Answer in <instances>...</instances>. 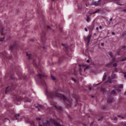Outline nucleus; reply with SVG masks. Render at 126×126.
<instances>
[{
  "mask_svg": "<svg viewBox=\"0 0 126 126\" xmlns=\"http://www.w3.org/2000/svg\"><path fill=\"white\" fill-rule=\"evenodd\" d=\"M49 96L52 98L56 97H60L61 99H63L65 103L69 107H70L71 105L72 101L70 99H67L64 95L58 93L57 91L50 93L49 94Z\"/></svg>",
  "mask_w": 126,
  "mask_h": 126,
  "instance_id": "f257e3e1",
  "label": "nucleus"
},
{
  "mask_svg": "<svg viewBox=\"0 0 126 126\" xmlns=\"http://www.w3.org/2000/svg\"><path fill=\"white\" fill-rule=\"evenodd\" d=\"M50 121L52 124H53L55 126H64L63 125L61 126L59 123L55 122L54 120L52 118L50 119Z\"/></svg>",
  "mask_w": 126,
  "mask_h": 126,
  "instance_id": "f03ea898",
  "label": "nucleus"
},
{
  "mask_svg": "<svg viewBox=\"0 0 126 126\" xmlns=\"http://www.w3.org/2000/svg\"><path fill=\"white\" fill-rule=\"evenodd\" d=\"M100 1H98L97 2H95L92 3V5L95 6H97L99 5L100 4Z\"/></svg>",
  "mask_w": 126,
  "mask_h": 126,
  "instance_id": "7ed1b4c3",
  "label": "nucleus"
},
{
  "mask_svg": "<svg viewBox=\"0 0 126 126\" xmlns=\"http://www.w3.org/2000/svg\"><path fill=\"white\" fill-rule=\"evenodd\" d=\"M44 126H47V125L50 126L51 125L50 123L47 120L46 123H44L43 124Z\"/></svg>",
  "mask_w": 126,
  "mask_h": 126,
  "instance_id": "20e7f679",
  "label": "nucleus"
},
{
  "mask_svg": "<svg viewBox=\"0 0 126 126\" xmlns=\"http://www.w3.org/2000/svg\"><path fill=\"white\" fill-rule=\"evenodd\" d=\"M125 47V46H124V47H123V48H122L121 49H119L117 52L118 53V55H119L121 54L122 53H121V51H122L124 49V47Z\"/></svg>",
  "mask_w": 126,
  "mask_h": 126,
  "instance_id": "39448f33",
  "label": "nucleus"
},
{
  "mask_svg": "<svg viewBox=\"0 0 126 126\" xmlns=\"http://www.w3.org/2000/svg\"><path fill=\"white\" fill-rule=\"evenodd\" d=\"M106 83H111V80L110 77H108L106 81Z\"/></svg>",
  "mask_w": 126,
  "mask_h": 126,
  "instance_id": "423d86ee",
  "label": "nucleus"
},
{
  "mask_svg": "<svg viewBox=\"0 0 126 126\" xmlns=\"http://www.w3.org/2000/svg\"><path fill=\"white\" fill-rule=\"evenodd\" d=\"M111 77L112 79H114L115 78L117 79V77L116 76L115 74L113 73L111 74Z\"/></svg>",
  "mask_w": 126,
  "mask_h": 126,
  "instance_id": "0eeeda50",
  "label": "nucleus"
},
{
  "mask_svg": "<svg viewBox=\"0 0 126 126\" xmlns=\"http://www.w3.org/2000/svg\"><path fill=\"white\" fill-rule=\"evenodd\" d=\"M62 46L65 47V49L66 50H67L68 48V46L66 44H62Z\"/></svg>",
  "mask_w": 126,
  "mask_h": 126,
  "instance_id": "6e6552de",
  "label": "nucleus"
},
{
  "mask_svg": "<svg viewBox=\"0 0 126 126\" xmlns=\"http://www.w3.org/2000/svg\"><path fill=\"white\" fill-rule=\"evenodd\" d=\"M91 38V36H88L87 38V40H88V43L87 44L88 45L89 44L90 40Z\"/></svg>",
  "mask_w": 126,
  "mask_h": 126,
  "instance_id": "1a4fd4ad",
  "label": "nucleus"
},
{
  "mask_svg": "<svg viewBox=\"0 0 126 126\" xmlns=\"http://www.w3.org/2000/svg\"><path fill=\"white\" fill-rule=\"evenodd\" d=\"M106 76V73H104V75L103 76V81H104L105 80Z\"/></svg>",
  "mask_w": 126,
  "mask_h": 126,
  "instance_id": "9d476101",
  "label": "nucleus"
},
{
  "mask_svg": "<svg viewBox=\"0 0 126 126\" xmlns=\"http://www.w3.org/2000/svg\"><path fill=\"white\" fill-rule=\"evenodd\" d=\"M55 108L58 110H62V108L60 106H58L55 105Z\"/></svg>",
  "mask_w": 126,
  "mask_h": 126,
  "instance_id": "9b49d317",
  "label": "nucleus"
},
{
  "mask_svg": "<svg viewBox=\"0 0 126 126\" xmlns=\"http://www.w3.org/2000/svg\"><path fill=\"white\" fill-rule=\"evenodd\" d=\"M19 114L15 115V117L16 118V119H13V120H14L18 119V117H19Z\"/></svg>",
  "mask_w": 126,
  "mask_h": 126,
  "instance_id": "f8f14e48",
  "label": "nucleus"
},
{
  "mask_svg": "<svg viewBox=\"0 0 126 126\" xmlns=\"http://www.w3.org/2000/svg\"><path fill=\"white\" fill-rule=\"evenodd\" d=\"M100 91L103 92V93H104V92L105 91V88H101Z\"/></svg>",
  "mask_w": 126,
  "mask_h": 126,
  "instance_id": "ddd939ff",
  "label": "nucleus"
},
{
  "mask_svg": "<svg viewBox=\"0 0 126 126\" xmlns=\"http://www.w3.org/2000/svg\"><path fill=\"white\" fill-rule=\"evenodd\" d=\"M5 37H3L2 38H1L0 39V42H2L5 39Z\"/></svg>",
  "mask_w": 126,
  "mask_h": 126,
  "instance_id": "4468645a",
  "label": "nucleus"
},
{
  "mask_svg": "<svg viewBox=\"0 0 126 126\" xmlns=\"http://www.w3.org/2000/svg\"><path fill=\"white\" fill-rule=\"evenodd\" d=\"M41 75L40 74H38L37 75V77H38V78L40 79H41L42 78L41 76Z\"/></svg>",
  "mask_w": 126,
  "mask_h": 126,
  "instance_id": "2eb2a0df",
  "label": "nucleus"
},
{
  "mask_svg": "<svg viewBox=\"0 0 126 126\" xmlns=\"http://www.w3.org/2000/svg\"><path fill=\"white\" fill-rule=\"evenodd\" d=\"M14 47L13 46H11L9 47V48L12 50L14 48Z\"/></svg>",
  "mask_w": 126,
  "mask_h": 126,
  "instance_id": "dca6fc26",
  "label": "nucleus"
},
{
  "mask_svg": "<svg viewBox=\"0 0 126 126\" xmlns=\"http://www.w3.org/2000/svg\"><path fill=\"white\" fill-rule=\"evenodd\" d=\"M111 94H114L115 93V90H112L111 92Z\"/></svg>",
  "mask_w": 126,
  "mask_h": 126,
  "instance_id": "f3484780",
  "label": "nucleus"
},
{
  "mask_svg": "<svg viewBox=\"0 0 126 126\" xmlns=\"http://www.w3.org/2000/svg\"><path fill=\"white\" fill-rule=\"evenodd\" d=\"M51 79L53 80H55V77L52 75L51 76Z\"/></svg>",
  "mask_w": 126,
  "mask_h": 126,
  "instance_id": "a211bd4d",
  "label": "nucleus"
},
{
  "mask_svg": "<svg viewBox=\"0 0 126 126\" xmlns=\"http://www.w3.org/2000/svg\"><path fill=\"white\" fill-rule=\"evenodd\" d=\"M35 66L36 67H37V68H39V70L40 71H41H41H42V68H41V69H40L39 68V67H38V66H37V65H35Z\"/></svg>",
  "mask_w": 126,
  "mask_h": 126,
  "instance_id": "6ab92c4d",
  "label": "nucleus"
},
{
  "mask_svg": "<svg viewBox=\"0 0 126 126\" xmlns=\"http://www.w3.org/2000/svg\"><path fill=\"white\" fill-rule=\"evenodd\" d=\"M41 39L42 41L44 40L45 39V37L44 36L43 37H41Z\"/></svg>",
  "mask_w": 126,
  "mask_h": 126,
  "instance_id": "aec40b11",
  "label": "nucleus"
},
{
  "mask_svg": "<svg viewBox=\"0 0 126 126\" xmlns=\"http://www.w3.org/2000/svg\"><path fill=\"white\" fill-rule=\"evenodd\" d=\"M99 10H96L95 12H93L92 13V14H95V13H97V12H99Z\"/></svg>",
  "mask_w": 126,
  "mask_h": 126,
  "instance_id": "412c9836",
  "label": "nucleus"
},
{
  "mask_svg": "<svg viewBox=\"0 0 126 126\" xmlns=\"http://www.w3.org/2000/svg\"><path fill=\"white\" fill-rule=\"evenodd\" d=\"M36 119L37 120H40L41 119V118H40L37 117L36 118Z\"/></svg>",
  "mask_w": 126,
  "mask_h": 126,
  "instance_id": "4be33fe9",
  "label": "nucleus"
},
{
  "mask_svg": "<svg viewBox=\"0 0 126 126\" xmlns=\"http://www.w3.org/2000/svg\"><path fill=\"white\" fill-rule=\"evenodd\" d=\"M41 82L42 84H44L45 83V82L44 80L42 79L41 80Z\"/></svg>",
  "mask_w": 126,
  "mask_h": 126,
  "instance_id": "5701e85b",
  "label": "nucleus"
},
{
  "mask_svg": "<svg viewBox=\"0 0 126 126\" xmlns=\"http://www.w3.org/2000/svg\"><path fill=\"white\" fill-rule=\"evenodd\" d=\"M126 60V57L124 58L121 60V61H124Z\"/></svg>",
  "mask_w": 126,
  "mask_h": 126,
  "instance_id": "b1692460",
  "label": "nucleus"
},
{
  "mask_svg": "<svg viewBox=\"0 0 126 126\" xmlns=\"http://www.w3.org/2000/svg\"><path fill=\"white\" fill-rule=\"evenodd\" d=\"M109 55H112V53L111 52H109L108 53Z\"/></svg>",
  "mask_w": 126,
  "mask_h": 126,
  "instance_id": "393cba45",
  "label": "nucleus"
},
{
  "mask_svg": "<svg viewBox=\"0 0 126 126\" xmlns=\"http://www.w3.org/2000/svg\"><path fill=\"white\" fill-rule=\"evenodd\" d=\"M87 22H89V17L88 16L87 17Z\"/></svg>",
  "mask_w": 126,
  "mask_h": 126,
  "instance_id": "a878e982",
  "label": "nucleus"
},
{
  "mask_svg": "<svg viewBox=\"0 0 126 126\" xmlns=\"http://www.w3.org/2000/svg\"><path fill=\"white\" fill-rule=\"evenodd\" d=\"M119 87L120 88H122L123 87V85L122 84H120L119 85Z\"/></svg>",
  "mask_w": 126,
  "mask_h": 126,
  "instance_id": "bb28decb",
  "label": "nucleus"
},
{
  "mask_svg": "<svg viewBox=\"0 0 126 126\" xmlns=\"http://www.w3.org/2000/svg\"><path fill=\"white\" fill-rule=\"evenodd\" d=\"M123 74H124V77L126 78V73H123Z\"/></svg>",
  "mask_w": 126,
  "mask_h": 126,
  "instance_id": "cd10ccee",
  "label": "nucleus"
},
{
  "mask_svg": "<svg viewBox=\"0 0 126 126\" xmlns=\"http://www.w3.org/2000/svg\"><path fill=\"white\" fill-rule=\"evenodd\" d=\"M117 66V65H116V63H115L113 64V66L115 67V66Z\"/></svg>",
  "mask_w": 126,
  "mask_h": 126,
  "instance_id": "c85d7f7f",
  "label": "nucleus"
},
{
  "mask_svg": "<svg viewBox=\"0 0 126 126\" xmlns=\"http://www.w3.org/2000/svg\"><path fill=\"white\" fill-rule=\"evenodd\" d=\"M31 101V100L30 99H29L27 100V102H30Z\"/></svg>",
  "mask_w": 126,
  "mask_h": 126,
  "instance_id": "c756f323",
  "label": "nucleus"
},
{
  "mask_svg": "<svg viewBox=\"0 0 126 126\" xmlns=\"http://www.w3.org/2000/svg\"><path fill=\"white\" fill-rule=\"evenodd\" d=\"M39 107H40L41 108H43V106L41 105H40L39 106Z\"/></svg>",
  "mask_w": 126,
  "mask_h": 126,
  "instance_id": "7c9ffc66",
  "label": "nucleus"
},
{
  "mask_svg": "<svg viewBox=\"0 0 126 126\" xmlns=\"http://www.w3.org/2000/svg\"><path fill=\"white\" fill-rule=\"evenodd\" d=\"M100 84V83L96 84H94L93 85V86H95L96 85H98V84Z\"/></svg>",
  "mask_w": 126,
  "mask_h": 126,
  "instance_id": "2f4dec72",
  "label": "nucleus"
},
{
  "mask_svg": "<svg viewBox=\"0 0 126 126\" xmlns=\"http://www.w3.org/2000/svg\"><path fill=\"white\" fill-rule=\"evenodd\" d=\"M88 66H87V67H85L84 69V71H85L86 69H87L88 68Z\"/></svg>",
  "mask_w": 126,
  "mask_h": 126,
  "instance_id": "473e14b6",
  "label": "nucleus"
},
{
  "mask_svg": "<svg viewBox=\"0 0 126 126\" xmlns=\"http://www.w3.org/2000/svg\"><path fill=\"white\" fill-rule=\"evenodd\" d=\"M47 28H48V29H49V30H50V27L49 26H47Z\"/></svg>",
  "mask_w": 126,
  "mask_h": 126,
  "instance_id": "72a5a7b5",
  "label": "nucleus"
},
{
  "mask_svg": "<svg viewBox=\"0 0 126 126\" xmlns=\"http://www.w3.org/2000/svg\"><path fill=\"white\" fill-rule=\"evenodd\" d=\"M86 62L88 63H89L90 62V60H87L86 61Z\"/></svg>",
  "mask_w": 126,
  "mask_h": 126,
  "instance_id": "f704fd0d",
  "label": "nucleus"
},
{
  "mask_svg": "<svg viewBox=\"0 0 126 126\" xmlns=\"http://www.w3.org/2000/svg\"><path fill=\"white\" fill-rule=\"evenodd\" d=\"M112 34L113 35H114L115 34V33L114 32H112Z\"/></svg>",
  "mask_w": 126,
  "mask_h": 126,
  "instance_id": "c9c22d12",
  "label": "nucleus"
},
{
  "mask_svg": "<svg viewBox=\"0 0 126 126\" xmlns=\"http://www.w3.org/2000/svg\"><path fill=\"white\" fill-rule=\"evenodd\" d=\"M117 120V118L116 117H115L114 118V120Z\"/></svg>",
  "mask_w": 126,
  "mask_h": 126,
  "instance_id": "e433bc0d",
  "label": "nucleus"
},
{
  "mask_svg": "<svg viewBox=\"0 0 126 126\" xmlns=\"http://www.w3.org/2000/svg\"><path fill=\"white\" fill-rule=\"evenodd\" d=\"M85 30L86 32L88 31V30L86 28H85Z\"/></svg>",
  "mask_w": 126,
  "mask_h": 126,
  "instance_id": "4c0bfd02",
  "label": "nucleus"
},
{
  "mask_svg": "<svg viewBox=\"0 0 126 126\" xmlns=\"http://www.w3.org/2000/svg\"><path fill=\"white\" fill-rule=\"evenodd\" d=\"M101 45L102 46H103L104 45V43H101Z\"/></svg>",
  "mask_w": 126,
  "mask_h": 126,
  "instance_id": "58836bf2",
  "label": "nucleus"
},
{
  "mask_svg": "<svg viewBox=\"0 0 126 126\" xmlns=\"http://www.w3.org/2000/svg\"><path fill=\"white\" fill-rule=\"evenodd\" d=\"M72 79H73V80L75 82H76V81H75V79H74L73 78H72Z\"/></svg>",
  "mask_w": 126,
  "mask_h": 126,
  "instance_id": "ea45409f",
  "label": "nucleus"
},
{
  "mask_svg": "<svg viewBox=\"0 0 126 126\" xmlns=\"http://www.w3.org/2000/svg\"><path fill=\"white\" fill-rule=\"evenodd\" d=\"M82 66H83V67H84V66H86V65H84V64H82Z\"/></svg>",
  "mask_w": 126,
  "mask_h": 126,
  "instance_id": "a19ab883",
  "label": "nucleus"
},
{
  "mask_svg": "<svg viewBox=\"0 0 126 126\" xmlns=\"http://www.w3.org/2000/svg\"><path fill=\"white\" fill-rule=\"evenodd\" d=\"M42 48H43V49H44V50H45L46 48L45 47H43Z\"/></svg>",
  "mask_w": 126,
  "mask_h": 126,
  "instance_id": "79ce46f5",
  "label": "nucleus"
},
{
  "mask_svg": "<svg viewBox=\"0 0 126 126\" xmlns=\"http://www.w3.org/2000/svg\"><path fill=\"white\" fill-rule=\"evenodd\" d=\"M26 53H27V55H32L31 54H28L27 52H26Z\"/></svg>",
  "mask_w": 126,
  "mask_h": 126,
  "instance_id": "37998d69",
  "label": "nucleus"
},
{
  "mask_svg": "<svg viewBox=\"0 0 126 126\" xmlns=\"http://www.w3.org/2000/svg\"><path fill=\"white\" fill-rule=\"evenodd\" d=\"M31 57V56H30V55L29 56V57H28V58H29V59H30V58Z\"/></svg>",
  "mask_w": 126,
  "mask_h": 126,
  "instance_id": "c03bdc74",
  "label": "nucleus"
},
{
  "mask_svg": "<svg viewBox=\"0 0 126 126\" xmlns=\"http://www.w3.org/2000/svg\"><path fill=\"white\" fill-rule=\"evenodd\" d=\"M34 41V40L33 39H31L30 40V41H31L32 42H33Z\"/></svg>",
  "mask_w": 126,
  "mask_h": 126,
  "instance_id": "a18cd8bd",
  "label": "nucleus"
},
{
  "mask_svg": "<svg viewBox=\"0 0 126 126\" xmlns=\"http://www.w3.org/2000/svg\"><path fill=\"white\" fill-rule=\"evenodd\" d=\"M123 11H124L126 12V9H124L123 10Z\"/></svg>",
  "mask_w": 126,
  "mask_h": 126,
  "instance_id": "49530a36",
  "label": "nucleus"
},
{
  "mask_svg": "<svg viewBox=\"0 0 126 126\" xmlns=\"http://www.w3.org/2000/svg\"><path fill=\"white\" fill-rule=\"evenodd\" d=\"M113 0L114 1H118L120 0Z\"/></svg>",
  "mask_w": 126,
  "mask_h": 126,
  "instance_id": "de8ad7c7",
  "label": "nucleus"
},
{
  "mask_svg": "<svg viewBox=\"0 0 126 126\" xmlns=\"http://www.w3.org/2000/svg\"><path fill=\"white\" fill-rule=\"evenodd\" d=\"M102 27L101 26H100L99 27V28L100 29H101L102 28Z\"/></svg>",
  "mask_w": 126,
  "mask_h": 126,
  "instance_id": "09e8293b",
  "label": "nucleus"
},
{
  "mask_svg": "<svg viewBox=\"0 0 126 126\" xmlns=\"http://www.w3.org/2000/svg\"><path fill=\"white\" fill-rule=\"evenodd\" d=\"M96 29L97 30H98V27H97L96 28Z\"/></svg>",
  "mask_w": 126,
  "mask_h": 126,
  "instance_id": "8fccbe9b",
  "label": "nucleus"
},
{
  "mask_svg": "<svg viewBox=\"0 0 126 126\" xmlns=\"http://www.w3.org/2000/svg\"><path fill=\"white\" fill-rule=\"evenodd\" d=\"M112 18H110V21H111L112 20Z\"/></svg>",
  "mask_w": 126,
  "mask_h": 126,
  "instance_id": "3c124183",
  "label": "nucleus"
},
{
  "mask_svg": "<svg viewBox=\"0 0 126 126\" xmlns=\"http://www.w3.org/2000/svg\"><path fill=\"white\" fill-rule=\"evenodd\" d=\"M1 34L3 35L5 34L2 32H1Z\"/></svg>",
  "mask_w": 126,
  "mask_h": 126,
  "instance_id": "603ef678",
  "label": "nucleus"
},
{
  "mask_svg": "<svg viewBox=\"0 0 126 126\" xmlns=\"http://www.w3.org/2000/svg\"><path fill=\"white\" fill-rule=\"evenodd\" d=\"M115 59L114 58H113L112 59V61H113V62H114V60H115Z\"/></svg>",
  "mask_w": 126,
  "mask_h": 126,
  "instance_id": "864d4df0",
  "label": "nucleus"
},
{
  "mask_svg": "<svg viewBox=\"0 0 126 126\" xmlns=\"http://www.w3.org/2000/svg\"><path fill=\"white\" fill-rule=\"evenodd\" d=\"M7 89H6V90H5V93H7Z\"/></svg>",
  "mask_w": 126,
  "mask_h": 126,
  "instance_id": "5fc2aeb1",
  "label": "nucleus"
},
{
  "mask_svg": "<svg viewBox=\"0 0 126 126\" xmlns=\"http://www.w3.org/2000/svg\"><path fill=\"white\" fill-rule=\"evenodd\" d=\"M124 94L125 95H126V91L125 93Z\"/></svg>",
  "mask_w": 126,
  "mask_h": 126,
  "instance_id": "6e6d98bb",
  "label": "nucleus"
},
{
  "mask_svg": "<svg viewBox=\"0 0 126 126\" xmlns=\"http://www.w3.org/2000/svg\"><path fill=\"white\" fill-rule=\"evenodd\" d=\"M124 126H126V123H125V125H124Z\"/></svg>",
  "mask_w": 126,
  "mask_h": 126,
  "instance_id": "4d7b16f0",
  "label": "nucleus"
},
{
  "mask_svg": "<svg viewBox=\"0 0 126 126\" xmlns=\"http://www.w3.org/2000/svg\"><path fill=\"white\" fill-rule=\"evenodd\" d=\"M35 107L36 108H38V107L37 106H35Z\"/></svg>",
  "mask_w": 126,
  "mask_h": 126,
  "instance_id": "13d9d810",
  "label": "nucleus"
},
{
  "mask_svg": "<svg viewBox=\"0 0 126 126\" xmlns=\"http://www.w3.org/2000/svg\"><path fill=\"white\" fill-rule=\"evenodd\" d=\"M39 126H43L42 125H39Z\"/></svg>",
  "mask_w": 126,
  "mask_h": 126,
  "instance_id": "bf43d9fd",
  "label": "nucleus"
},
{
  "mask_svg": "<svg viewBox=\"0 0 126 126\" xmlns=\"http://www.w3.org/2000/svg\"><path fill=\"white\" fill-rule=\"evenodd\" d=\"M7 120H9V123H10V120L8 119H7Z\"/></svg>",
  "mask_w": 126,
  "mask_h": 126,
  "instance_id": "052dcab7",
  "label": "nucleus"
},
{
  "mask_svg": "<svg viewBox=\"0 0 126 126\" xmlns=\"http://www.w3.org/2000/svg\"><path fill=\"white\" fill-rule=\"evenodd\" d=\"M38 111H39L40 110V109L39 108H38Z\"/></svg>",
  "mask_w": 126,
  "mask_h": 126,
  "instance_id": "680f3d73",
  "label": "nucleus"
},
{
  "mask_svg": "<svg viewBox=\"0 0 126 126\" xmlns=\"http://www.w3.org/2000/svg\"><path fill=\"white\" fill-rule=\"evenodd\" d=\"M55 0H52V1H54Z\"/></svg>",
  "mask_w": 126,
  "mask_h": 126,
  "instance_id": "e2e57ef3",
  "label": "nucleus"
},
{
  "mask_svg": "<svg viewBox=\"0 0 126 126\" xmlns=\"http://www.w3.org/2000/svg\"><path fill=\"white\" fill-rule=\"evenodd\" d=\"M111 100H111V101H110V100H109V102H111Z\"/></svg>",
  "mask_w": 126,
  "mask_h": 126,
  "instance_id": "0e129e2a",
  "label": "nucleus"
},
{
  "mask_svg": "<svg viewBox=\"0 0 126 126\" xmlns=\"http://www.w3.org/2000/svg\"><path fill=\"white\" fill-rule=\"evenodd\" d=\"M120 115H118V116L119 117H120Z\"/></svg>",
  "mask_w": 126,
  "mask_h": 126,
  "instance_id": "69168bd1",
  "label": "nucleus"
},
{
  "mask_svg": "<svg viewBox=\"0 0 126 126\" xmlns=\"http://www.w3.org/2000/svg\"><path fill=\"white\" fill-rule=\"evenodd\" d=\"M121 91V90H119V91ZM118 92H119V91H118Z\"/></svg>",
  "mask_w": 126,
  "mask_h": 126,
  "instance_id": "338daca9",
  "label": "nucleus"
},
{
  "mask_svg": "<svg viewBox=\"0 0 126 126\" xmlns=\"http://www.w3.org/2000/svg\"><path fill=\"white\" fill-rule=\"evenodd\" d=\"M94 35H96V33H94Z\"/></svg>",
  "mask_w": 126,
  "mask_h": 126,
  "instance_id": "774afa93",
  "label": "nucleus"
}]
</instances>
